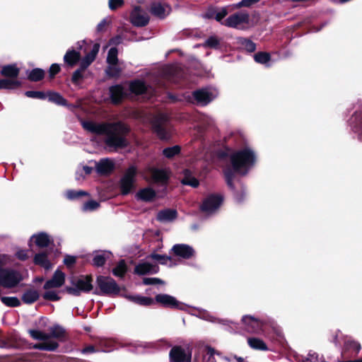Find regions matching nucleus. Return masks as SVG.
<instances>
[{
    "label": "nucleus",
    "mask_w": 362,
    "mask_h": 362,
    "mask_svg": "<svg viewBox=\"0 0 362 362\" xmlns=\"http://www.w3.org/2000/svg\"><path fill=\"white\" fill-rule=\"evenodd\" d=\"M118 49L116 47H111L107 53V63L110 65H117Z\"/></svg>",
    "instance_id": "37998d69"
},
{
    "label": "nucleus",
    "mask_w": 362,
    "mask_h": 362,
    "mask_svg": "<svg viewBox=\"0 0 362 362\" xmlns=\"http://www.w3.org/2000/svg\"><path fill=\"white\" fill-rule=\"evenodd\" d=\"M165 9L161 4L154 3L151 6V13L154 16H156L160 19H163L165 17Z\"/></svg>",
    "instance_id": "a19ab883"
},
{
    "label": "nucleus",
    "mask_w": 362,
    "mask_h": 362,
    "mask_svg": "<svg viewBox=\"0 0 362 362\" xmlns=\"http://www.w3.org/2000/svg\"><path fill=\"white\" fill-rule=\"evenodd\" d=\"M27 79L31 82H39L45 77V71L41 68H34L26 71Z\"/></svg>",
    "instance_id": "473e14b6"
},
{
    "label": "nucleus",
    "mask_w": 362,
    "mask_h": 362,
    "mask_svg": "<svg viewBox=\"0 0 362 362\" xmlns=\"http://www.w3.org/2000/svg\"><path fill=\"white\" fill-rule=\"evenodd\" d=\"M33 240H34L35 244L40 248L47 247L53 242V240L49 238L48 234L45 232L33 235L30 241Z\"/></svg>",
    "instance_id": "bb28decb"
},
{
    "label": "nucleus",
    "mask_w": 362,
    "mask_h": 362,
    "mask_svg": "<svg viewBox=\"0 0 362 362\" xmlns=\"http://www.w3.org/2000/svg\"><path fill=\"white\" fill-rule=\"evenodd\" d=\"M40 298V294L35 289H28L22 295L21 300L25 304H33Z\"/></svg>",
    "instance_id": "72a5a7b5"
},
{
    "label": "nucleus",
    "mask_w": 362,
    "mask_h": 362,
    "mask_svg": "<svg viewBox=\"0 0 362 362\" xmlns=\"http://www.w3.org/2000/svg\"><path fill=\"white\" fill-rule=\"evenodd\" d=\"M142 282L144 285H156L164 284L163 280L156 277H145L143 279Z\"/></svg>",
    "instance_id": "0e129e2a"
},
{
    "label": "nucleus",
    "mask_w": 362,
    "mask_h": 362,
    "mask_svg": "<svg viewBox=\"0 0 362 362\" xmlns=\"http://www.w3.org/2000/svg\"><path fill=\"white\" fill-rule=\"evenodd\" d=\"M205 46L212 49H219L220 40L216 36H210L205 41Z\"/></svg>",
    "instance_id": "4d7b16f0"
},
{
    "label": "nucleus",
    "mask_w": 362,
    "mask_h": 362,
    "mask_svg": "<svg viewBox=\"0 0 362 362\" xmlns=\"http://www.w3.org/2000/svg\"><path fill=\"white\" fill-rule=\"evenodd\" d=\"M250 16L247 12H237L228 17L223 24L229 28H237L242 23H248Z\"/></svg>",
    "instance_id": "f8f14e48"
},
{
    "label": "nucleus",
    "mask_w": 362,
    "mask_h": 362,
    "mask_svg": "<svg viewBox=\"0 0 362 362\" xmlns=\"http://www.w3.org/2000/svg\"><path fill=\"white\" fill-rule=\"evenodd\" d=\"M122 69L117 65H110L106 68L105 73L110 78H118Z\"/></svg>",
    "instance_id": "8fccbe9b"
},
{
    "label": "nucleus",
    "mask_w": 362,
    "mask_h": 362,
    "mask_svg": "<svg viewBox=\"0 0 362 362\" xmlns=\"http://www.w3.org/2000/svg\"><path fill=\"white\" fill-rule=\"evenodd\" d=\"M47 98L48 101L54 103L57 105L69 107V104L66 99H65L60 93L53 91L48 90L47 92Z\"/></svg>",
    "instance_id": "c756f323"
},
{
    "label": "nucleus",
    "mask_w": 362,
    "mask_h": 362,
    "mask_svg": "<svg viewBox=\"0 0 362 362\" xmlns=\"http://www.w3.org/2000/svg\"><path fill=\"white\" fill-rule=\"evenodd\" d=\"M33 262L35 265H38L46 270H49L52 267V263L48 259V254L46 252L35 254L33 258Z\"/></svg>",
    "instance_id": "cd10ccee"
},
{
    "label": "nucleus",
    "mask_w": 362,
    "mask_h": 362,
    "mask_svg": "<svg viewBox=\"0 0 362 362\" xmlns=\"http://www.w3.org/2000/svg\"><path fill=\"white\" fill-rule=\"evenodd\" d=\"M49 340L52 338L56 339L59 341L64 342L68 338V334L66 329L60 325L55 324L49 328Z\"/></svg>",
    "instance_id": "4be33fe9"
},
{
    "label": "nucleus",
    "mask_w": 362,
    "mask_h": 362,
    "mask_svg": "<svg viewBox=\"0 0 362 362\" xmlns=\"http://www.w3.org/2000/svg\"><path fill=\"white\" fill-rule=\"evenodd\" d=\"M302 362H321L318 355L315 353L308 354V356Z\"/></svg>",
    "instance_id": "774afa93"
},
{
    "label": "nucleus",
    "mask_w": 362,
    "mask_h": 362,
    "mask_svg": "<svg viewBox=\"0 0 362 362\" xmlns=\"http://www.w3.org/2000/svg\"><path fill=\"white\" fill-rule=\"evenodd\" d=\"M22 82L18 80L1 78L0 79V89L5 90H16L21 88Z\"/></svg>",
    "instance_id": "f704fd0d"
},
{
    "label": "nucleus",
    "mask_w": 362,
    "mask_h": 362,
    "mask_svg": "<svg viewBox=\"0 0 362 362\" xmlns=\"http://www.w3.org/2000/svg\"><path fill=\"white\" fill-rule=\"evenodd\" d=\"M28 333L30 334V336L34 339L40 341L49 340L48 334L42 331L37 329H29Z\"/></svg>",
    "instance_id": "49530a36"
},
{
    "label": "nucleus",
    "mask_w": 362,
    "mask_h": 362,
    "mask_svg": "<svg viewBox=\"0 0 362 362\" xmlns=\"http://www.w3.org/2000/svg\"><path fill=\"white\" fill-rule=\"evenodd\" d=\"M81 58V54L79 51H76L74 48L69 49L63 57V66L67 69H72L78 64Z\"/></svg>",
    "instance_id": "4468645a"
},
{
    "label": "nucleus",
    "mask_w": 362,
    "mask_h": 362,
    "mask_svg": "<svg viewBox=\"0 0 362 362\" xmlns=\"http://www.w3.org/2000/svg\"><path fill=\"white\" fill-rule=\"evenodd\" d=\"M108 257L105 256V253L97 254L92 259V264L96 267H101L105 265Z\"/></svg>",
    "instance_id": "09e8293b"
},
{
    "label": "nucleus",
    "mask_w": 362,
    "mask_h": 362,
    "mask_svg": "<svg viewBox=\"0 0 362 362\" xmlns=\"http://www.w3.org/2000/svg\"><path fill=\"white\" fill-rule=\"evenodd\" d=\"M254 60L261 64H264L271 60V55L267 52H259L254 54Z\"/></svg>",
    "instance_id": "c03bdc74"
},
{
    "label": "nucleus",
    "mask_w": 362,
    "mask_h": 362,
    "mask_svg": "<svg viewBox=\"0 0 362 362\" xmlns=\"http://www.w3.org/2000/svg\"><path fill=\"white\" fill-rule=\"evenodd\" d=\"M100 44L95 43L91 49V50L88 52L83 58H81V61L79 62V66L81 69L86 70L88 66L95 61L99 49H100Z\"/></svg>",
    "instance_id": "f3484780"
},
{
    "label": "nucleus",
    "mask_w": 362,
    "mask_h": 362,
    "mask_svg": "<svg viewBox=\"0 0 362 362\" xmlns=\"http://www.w3.org/2000/svg\"><path fill=\"white\" fill-rule=\"evenodd\" d=\"M138 174L136 166L132 165L124 172L119 181V190L123 196L131 193L134 187L136 177Z\"/></svg>",
    "instance_id": "39448f33"
},
{
    "label": "nucleus",
    "mask_w": 362,
    "mask_h": 362,
    "mask_svg": "<svg viewBox=\"0 0 362 362\" xmlns=\"http://www.w3.org/2000/svg\"><path fill=\"white\" fill-rule=\"evenodd\" d=\"M65 282V274L59 269H57L52 279L47 280L44 284V289L48 290L52 288H59Z\"/></svg>",
    "instance_id": "6ab92c4d"
},
{
    "label": "nucleus",
    "mask_w": 362,
    "mask_h": 362,
    "mask_svg": "<svg viewBox=\"0 0 362 362\" xmlns=\"http://www.w3.org/2000/svg\"><path fill=\"white\" fill-rule=\"evenodd\" d=\"M93 279L91 274L81 275L76 281H71V284L75 287L66 286L65 291L74 296H79L81 292L89 293L93 290Z\"/></svg>",
    "instance_id": "20e7f679"
},
{
    "label": "nucleus",
    "mask_w": 362,
    "mask_h": 362,
    "mask_svg": "<svg viewBox=\"0 0 362 362\" xmlns=\"http://www.w3.org/2000/svg\"><path fill=\"white\" fill-rule=\"evenodd\" d=\"M240 43L244 49L248 52H254L256 50V44L247 38H241Z\"/></svg>",
    "instance_id": "3c124183"
},
{
    "label": "nucleus",
    "mask_w": 362,
    "mask_h": 362,
    "mask_svg": "<svg viewBox=\"0 0 362 362\" xmlns=\"http://www.w3.org/2000/svg\"><path fill=\"white\" fill-rule=\"evenodd\" d=\"M126 298L137 305L142 306H151L155 304L154 298L151 297L142 296L140 295H128Z\"/></svg>",
    "instance_id": "c85d7f7f"
},
{
    "label": "nucleus",
    "mask_w": 362,
    "mask_h": 362,
    "mask_svg": "<svg viewBox=\"0 0 362 362\" xmlns=\"http://www.w3.org/2000/svg\"><path fill=\"white\" fill-rule=\"evenodd\" d=\"M154 301L155 304H158L160 307L166 309L183 310L185 308V305L183 303L180 302L175 297L166 293L156 295Z\"/></svg>",
    "instance_id": "6e6552de"
},
{
    "label": "nucleus",
    "mask_w": 362,
    "mask_h": 362,
    "mask_svg": "<svg viewBox=\"0 0 362 362\" xmlns=\"http://www.w3.org/2000/svg\"><path fill=\"white\" fill-rule=\"evenodd\" d=\"M1 302L10 308H16L21 305V301L17 297H1Z\"/></svg>",
    "instance_id": "a18cd8bd"
},
{
    "label": "nucleus",
    "mask_w": 362,
    "mask_h": 362,
    "mask_svg": "<svg viewBox=\"0 0 362 362\" xmlns=\"http://www.w3.org/2000/svg\"><path fill=\"white\" fill-rule=\"evenodd\" d=\"M223 197L218 194H211L204 199L200 206V210L203 212H212L217 209L222 204Z\"/></svg>",
    "instance_id": "9d476101"
},
{
    "label": "nucleus",
    "mask_w": 362,
    "mask_h": 362,
    "mask_svg": "<svg viewBox=\"0 0 362 362\" xmlns=\"http://www.w3.org/2000/svg\"><path fill=\"white\" fill-rule=\"evenodd\" d=\"M157 196L156 192L151 187H145L138 191L136 198L145 202H153Z\"/></svg>",
    "instance_id": "393cba45"
},
{
    "label": "nucleus",
    "mask_w": 362,
    "mask_h": 362,
    "mask_svg": "<svg viewBox=\"0 0 362 362\" xmlns=\"http://www.w3.org/2000/svg\"><path fill=\"white\" fill-rule=\"evenodd\" d=\"M192 96L197 103L201 105H206L212 100V93L206 89L193 91Z\"/></svg>",
    "instance_id": "5701e85b"
},
{
    "label": "nucleus",
    "mask_w": 362,
    "mask_h": 362,
    "mask_svg": "<svg viewBox=\"0 0 362 362\" xmlns=\"http://www.w3.org/2000/svg\"><path fill=\"white\" fill-rule=\"evenodd\" d=\"M350 125L353 131L357 134L358 140L362 142V110L353 114Z\"/></svg>",
    "instance_id": "412c9836"
},
{
    "label": "nucleus",
    "mask_w": 362,
    "mask_h": 362,
    "mask_svg": "<svg viewBox=\"0 0 362 362\" xmlns=\"http://www.w3.org/2000/svg\"><path fill=\"white\" fill-rule=\"evenodd\" d=\"M159 272V267L148 262L139 263L135 266L134 274L139 276L157 274Z\"/></svg>",
    "instance_id": "dca6fc26"
},
{
    "label": "nucleus",
    "mask_w": 362,
    "mask_h": 362,
    "mask_svg": "<svg viewBox=\"0 0 362 362\" xmlns=\"http://www.w3.org/2000/svg\"><path fill=\"white\" fill-rule=\"evenodd\" d=\"M129 90L134 95H140L146 93L147 86L144 81L137 79L130 82Z\"/></svg>",
    "instance_id": "7c9ffc66"
},
{
    "label": "nucleus",
    "mask_w": 362,
    "mask_h": 362,
    "mask_svg": "<svg viewBox=\"0 0 362 362\" xmlns=\"http://www.w3.org/2000/svg\"><path fill=\"white\" fill-rule=\"evenodd\" d=\"M247 342L249 346L255 350L267 351L269 350L266 343L259 338L250 337L248 338Z\"/></svg>",
    "instance_id": "c9c22d12"
},
{
    "label": "nucleus",
    "mask_w": 362,
    "mask_h": 362,
    "mask_svg": "<svg viewBox=\"0 0 362 362\" xmlns=\"http://www.w3.org/2000/svg\"><path fill=\"white\" fill-rule=\"evenodd\" d=\"M19 73L20 69L15 64L3 66L0 71L1 75L6 78L14 80H17Z\"/></svg>",
    "instance_id": "a878e982"
},
{
    "label": "nucleus",
    "mask_w": 362,
    "mask_h": 362,
    "mask_svg": "<svg viewBox=\"0 0 362 362\" xmlns=\"http://www.w3.org/2000/svg\"><path fill=\"white\" fill-rule=\"evenodd\" d=\"M260 0H241L238 4H233V8H240L241 7H250L251 6L258 3Z\"/></svg>",
    "instance_id": "bf43d9fd"
},
{
    "label": "nucleus",
    "mask_w": 362,
    "mask_h": 362,
    "mask_svg": "<svg viewBox=\"0 0 362 362\" xmlns=\"http://www.w3.org/2000/svg\"><path fill=\"white\" fill-rule=\"evenodd\" d=\"M115 169V163L110 158H102L95 164V170L100 175H109Z\"/></svg>",
    "instance_id": "a211bd4d"
},
{
    "label": "nucleus",
    "mask_w": 362,
    "mask_h": 362,
    "mask_svg": "<svg viewBox=\"0 0 362 362\" xmlns=\"http://www.w3.org/2000/svg\"><path fill=\"white\" fill-rule=\"evenodd\" d=\"M236 174V172L231 170L230 168H226L223 170V175L228 187L234 192V195L236 200L238 202H241L243 201L245 198V193L244 189H243L240 192H237L235 191V185L233 183V180Z\"/></svg>",
    "instance_id": "9b49d317"
},
{
    "label": "nucleus",
    "mask_w": 362,
    "mask_h": 362,
    "mask_svg": "<svg viewBox=\"0 0 362 362\" xmlns=\"http://www.w3.org/2000/svg\"><path fill=\"white\" fill-rule=\"evenodd\" d=\"M96 284L97 288L93 291L95 295L116 296L120 292V288L116 281L110 276H98Z\"/></svg>",
    "instance_id": "7ed1b4c3"
},
{
    "label": "nucleus",
    "mask_w": 362,
    "mask_h": 362,
    "mask_svg": "<svg viewBox=\"0 0 362 362\" xmlns=\"http://www.w3.org/2000/svg\"><path fill=\"white\" fill-rule=\"evenodd\" d=\"M84 196H89L88 192L83 190L76 191L74 189H69L66 192V197L70 200L77 199Z\"/></svg>",
    "instance_id": "de8ad7c7"
},
{
    "label": "nucleus",
    "mask_w": 362,
    "mask_h": 362,
    "mask_svg": "<svg viewBox=\"0 0 362 362\" xmlns=\"http://www.w3.org/2000/svg\"><path fill=\"white\" fill-rule=\"evenodd\" d=\"M84 72H85V70L81 69L80 67H78L76 70H75L73 72L71 78V83L75 86L80 85L85 78L84 74H83Z\"/></svg>",
    "instance_id": "79ce46f5"
},
{
    "label": "nucleus",
    "mask_w": 362,
    "mask_h": 362,
    "mask_svg": "<svg viewBox=\"0 0 362 362\" xmlns=\"http://www.w3.org/2000/svg\"><path fill=\"white\" fill-rule=\"evenodd\" d=\"M177 211L173 209H165L158 211L156 219L160 222H172L177 218Z\"/></svg>",
    "instance_id": "b1692460"
},
{
    "label": "nucleus",
    "mask_w": 362,
    "mask_h": 362,
    "mask_svg": "<svg viewBox=\"0 0 362 362\" xmlns=\"http://www.w3.org/2000/svg\"><path fill=\"white\" fill-rule=\"evenodd\" d=\"M61 71V66L59 64L54 63L51 64L48 69V79L53 80L56 76Z\"/></svg>",
    "instance_id": "6e6d98bb"
},
{
    "label": "nucleus",
    "mask_w": 362,
    "mask_h": 362,
    "mask_svg": "<svg viewBox=\"0 0 362 362\" xmlns=\"http://www.w3.org/2000/svg\"><path fill=\"white\" fill-rule=\"evenodd\" d=\"M64 264L69 269L74 267V264L76 262V257L75 256L66 255L64 257Z\"/></svg>",
    "instance_id": "69168bd1"
},
{
    "label": "nucleus",
    "mask_w": 362,
    "mask_h": 362,
    "mask_svg": "<svg viewBox=\"0 0 362 362\" xmlns=\"http://www.w3.org/2000/svg\"><path fill=\"white\" fill-rule=\"evenodd\" d=\"M25 95L28 98L40 100H45L47 98V93L40 90H27L25 92Z\"/></svg>",
    "instance_id": "864d4df0"
},
{
    "label": "nucleus",
    "mask_w": 362,
    "mask_h": 362,
    "mask_svg": "<svg viewBox=\"0 0 362 362\" xmlns=\"http://www.w3.org/2000/svg\"><path fill=\"white\" fill-rule=\"evenodd\" d=\"M152 178L157 183L166 185L168 182L170 176L165 170L156 168L152 171Z\"/></svg>",
    "instance_id": "2f4dec72"
},
{
    "label": "nucleus",
    "mask_w": 362,
    "mask_h": 362,
    "mask_svg": "<svg viewBox=\"0 0 362 362\" xmlns=\"http://www.w3.org/2000/svg\"><path fill=\"white\" fill-rule=\"evenodd\" d=\"M171 250L175 256L189 259L194 256L195 251L192 247L186 244H175Z\"/></svg>",
    "instance_id": "2eb2a0df"
},
{
    "label": "nucleus",
    "mask_w": 362,
    "mask_h": 362,
    "mask_svg": "<svg viewBox=\"0 0 362 362\" xmlns=\"http://www.w3.org/2000/svg\"><path fill=\"white\" fill-rule=\"evenodd\" d=\"M82 127L84 129L93 134L105 135V144L115 151L124 149L129 144L127 136L130 132V128L121 121L102 123L83 121Z\"/></svg>",
    "instance_id": "f257e3e1"
},
{
    "label": "nucleus",
    "mask_w": 362,
    "mask_h": 362,
    "mask_svg": "<svg viewBox=\"0 0 362 362\" xmlns=\"http://www.w3.org/2000/svg\"><path fill=\"white\" fill-rule=\"evenodd\" d=\"M127 272V265L124 259H120L117 266L112 269V274L115 276L123 278Z\"/></svg>",
    "instance_id": "4c0bfd02"
},
{
    "label": "nucleus",
    "mask_w": 362,
    "mask_h": 362,
    "mask_svg": "<svg viewBox=\"0 0 362 362\" xmlns=\"http://www.w3.org/2000/svg\"><path fill=\"white\" fill-rule=\"evenodd\" d=\"M361 345L358 342L353 340L346 341L344 343V350L345 351H353L355 353L358 354L361 350Z\"/></svg>",
    "instance_id": "5fc2aeb1"
},
{
    "label": "nucleus",
    "mask_w": 362,
    "mask_h": 362,
    "mask_svg": "<svg viewBox=\"0 0 362 362\" xmlns=\"http://www.w3.org/2000/svg\"><path fill=\"white\" fill-rule=\"evenodd\" d=\"M23 280L21 274L15 269L4 268L0 269V286L11 288L17 286Z\"/></svg>",
    "instance_id": "423d86ee"
},
{
    "label": "nucleus",
    "mask_w": 362,
    "mask_h": 362,
    "mask_svg": "<svg viewBox=\"0 0 362 362\" xmlns=\"http://www.w3.org/2000/svg\"><path fill=\"white\" fill-rule=\"evenodd\" d=\"M42 297L46 300L50 301H58L60 300V297L54 291H48L43 293Z\"/></svg>",
    "instance_id": "052dcab7"
},
{
    "label": "nucleus",
    "mask_w": 362,
    "mask_h": 362,
    "mask_svg": "<svg viewBox=\"0 0 362 362\" xmlns=\"http://www.w3.org/2000/svg\"><path fill=\"white\" fill-rule=\"evenodd\" d=\"M189 355H192V352H186L185 349L181 346H174L170 351L169 358L170 362H183L186 361Z\"/></svg>",
    "instance_id": "aec40b11"
},
{
    "label": "nucleus",
    "mask_w": 362,
    "mask_h": 362,
    "mask_svg": "<svg viewBox=\"0 0 362 362\" xmlns=\"http://www.w3.org/2000/svg\"><path fill=\"white\" fill-rule=\"evenodd\" d=\"M181 152V147L178 145L172 147H167L163 150L162 154L168 159L173 158L175 156L179 155Z\"/></svg>",
    "instance_id": "58836bf2"
},
{
    "label": "nucleus",
    "mask_w": 362,
    "mask_h": 362,
    "mask_svg": "<svg viewBox=\"0 0 362 362\" xmlns=\"http://www.w3.org/2000/svg\"><path fill=\"white\" fill-rule=\"evenodd\" d=\"M182 183L192 187H197L199 185V180L192 175L191 171L188 169L184 170V177L182 180Z\"/></svg>",
    "instance_id": "e433bc0d"
},
{
    "label": "nucleus",
    "mask_w": 362,
    "mask_h": 362,
    "mask_svg": "<svg viewBox=\"0 0 362 362\" xmlns=\"http://www.w3.org/2000/svg\"><path fill=\"white\" fill-rule=\"evenodd\" d=\"M230 8V11L233 10L232 5L222 7L219 12L216 11L215 19L218 22H221L228 13V8Z\"/></svg>",
    "instance_id": "13d9d810"
},
{
    "label": "nucleus",
    "mask_w": 362,
    "mask_h": 362,
    "mask_svg": "<svg viewBox=\"0 0 362 362\" xmlns=\"http://www.w3.org/2000/svg\"><path fill=\"white\" fill-rule=\"evenodd\" d=\"M124 5V0H108V6L111 11H116Z\"/></svg>",
    "instance_id": "680f3d73"
},
{
    "label": "nucleus",
    "mask_w": 362,
    "mask_h": 362,
    "mask_svg": "<svg viewBox=\"0 0 362 362\" xmlns=\"http://www.w3.org/2000/svg\"><path fill=\"white\" fill-rule=\"evenodd\" d=\"M242 322L248 327V329L251 327L252 331L259 329L260 327L259 322L254 317L250 315L243 316Z\"/></svg>",
    "instance_id": "ea45409f"
},
{
    "label": "nucleus",
    "mask_w": 362,
    "mask_h": 362,
    "mask_svg": "<svg viewBox=\"0 0 362 362\" xmlns=\"http://www.w3.org/2000/svg\"><path fill=\"white\" fill-rule=\"evenodd\" d=\"M100 206V204L95 200H89L84 203L83 209L84 211H94Z\"/></svg>",
    "instance_id": "e2e57ef3"
},
{
    "label": "nucleus",
    "mask_w": 362,
    "mask_h": 362,
    "mask_svg": "<svg viewBox=\"0 0 362 362\" xmlns=\"http://www.w3.org/2000/svg\"><path fill=\"white\" fill-rule=\"evenodd\" d=\"M109 93L111 103L117 105L122 103L127 94L121 84H116L109 88Z\"/></svg>",
    "instance_id": "ddd939ff"
},
{
    "label": "nucleus",
    "mask_w": 362,
    "mask_h": 362,
    "mask_svg": "<svg viewBox=\"0 0 362 362\" xmlns=\"http://www.w3.org/2000/svg\"><path fill=\"white\" fill-rule=\"evenodd\" d=\"M148 258L158 261L160 264L165 265L168 261L172 259L170 256L166 255H159L155 252L148 256Z\"/></svg>",
    "instance_id": "603ef678"
},
{
    "label": "nucleus",
    "mask_w": 362,
    "mask_h": 362,
    "mask_svg": "<svg viewBox=\"0 0 362 362\" xmlns=\"http://www.w3.org/2000/svg\"><path fill=\"white\" fill-rule=\"evenodd\" d=\"M149 16L144 11L141 6H136L129 16L131 23L136 27H144L149 23Z\"/></svg>",
    "instance_id": "1a4fd4ad"
},
{
    "label": "nucleus",
    "mask_w": 362,
    "mask_h": 362,
    "mask_svg": "<svg viewBox=\"0 0 362 362\" xmlns=\"http://www.w3.org/2000/svg\"><path fill=\"white\" fill-rule=\"evenodd\" d=\"M45 351H54L59 348V344L57 341L47 340V341H45Z\"/></svg>",
    "instance_id": "338daca9"
},
{
    "label": "nucleus",
    "mask_w": 362,
    "mask_h": 362,
    "mask_svg": "<svg viewBox=\"0 0 362 362\" xmlns=\"http://www.w3.org/2000/svg\"><path fill=\"white\" fill-rule=\"evenodd\" d=\"M257 160L255 151L246 146L235 151L230 155V166L229 168L236 172L237 175L245 176L254 168Z\"/></svg>",
    "instance_id": "f03ea898"
},
{
    "label": "nucleus",
    "mask_w": 362,
    "mask_h": 362,
    "mask_svg": "<svg viewBox=\"0 0 362 362\" xmlns=\"http://www.w3.org/2000/svg\"><path fill=\"white\" fill-rule=\"evenodd\" d=\"M152 131L162 141H168L172 137L170 129L166 125V119L164 116L155 117L151 122Z\"/></svg>",
    "instance_id": "0eeeda50"
}]
</instances>
